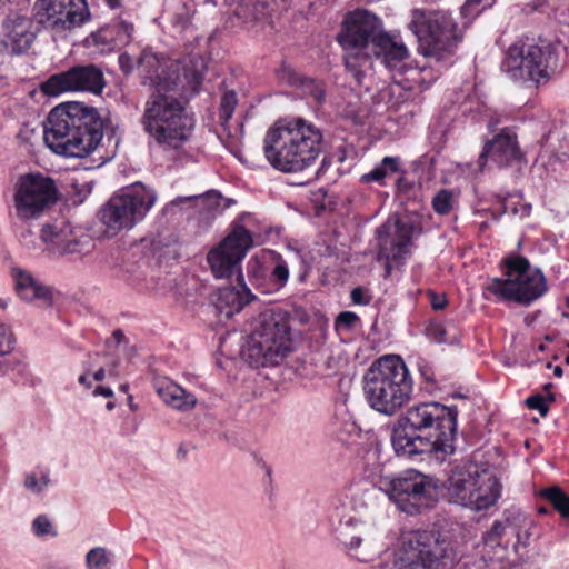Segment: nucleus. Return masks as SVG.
I'll list each match as a JSON object with an SVG mask.
<instances>
[{
    "instance_id": "f257e3e1",
    "label": "nucleus",
    "mask_w": 569,
    "mask_h": 569,
    "mask_svg": "<svg viewBox=\"0 0 569 569\" xmlns=\"http://www.w3.org/2000/svg\"><path fill=\"white\" fill-rule=\"evenodd\" d=\"M345 49V67L361 83L362 67L368 59L375 57L392 72V79L402 87L426 81L422 73L426 69L409 67L405 60L409 52L407 47L386 32L377 30V18L366 10L348 13L342 22V29L337 37Z\"/></svg>"
},
{
    "instance_id": "f03ea898",
    "label": "nucleus",
    "mask_w": 569,
    "mask_h": 569,
    "mask_svg": "<svg viewBox=\"0 0 569 569\" xmlns=\"http://www.w3.org/2000/svg\"><path fill=\"white\" fill-rule=\"evenodd\" d=\"M456 407L439 402H420L407 409L393 428L391 442L401 457L435 453L445 459L455 451L457 431Z\"/></svg>"
},
{
    "instance_id": "7ed1b4c3",
    "label": "nucleus",
    "mask_w": 569,
    "mask_h": 569,
    "mask_svg": "<svg viewBox=\"0 0 569 569\" xmlns=\"http://www.w3.org/2000/svg\"><path fill=\"white\" fill-rule=\"evenodd\" d=\"M104 122L98 110L82 102H67L53 108L44 123L43 140L56 154L84 158L98 150Z\"/></svg>"
},
{
    "instance_id": "20e7f679",
    "label": "nucleus",
    "mask_w": 569,
    "mask_h": 569,
    "mask_svg": "<svg viewBox=\"0 0 569 569\" xmlns=\"http://www.w3.org/2000/svg\"><path fill=\"white\" fill-rule=\"evenodd\" d=\"M320 129L302 119H283L268 129L263 152L268 162L281 172H300L312 166L322 150Z\"/></svg>"
},
{
    "instance_id": "39448f33",
    "label": "nucleus",
    "mask_w": 569,
    "mask_h": 569,
    "mask_svg": "<svg viewBox=\"0 0 569 569\" xmlns=\"http://www.w3.org/2000/svg\"><path fill=\"white\" fill-rule=\"evenodd\" d=\"M363 396L369 407L392 417L410 400L413 381L405 361L395 355L375 360L362 378Z\"/></svg>"
},
{
    "instance_id": "423d86ee",
    "label": "nucleus",
    "mask_w": 569,
    "mask_h": 569,
    "mask_svg": "<svg viewBox=\"0 0 569 569\" xmlns=\"http://www.w3.org/2000/svg\"><path fill=\"white\" fill-rule=\"evenodd\" d=\"M292 351L290 316L287 311L266 309L251 320L241 351L251 367L277 366Z\"/></svg>"
},
{
    "instance_id": "0eeeda50",
    "label": "nucleus",
    "mask_w": 569,
    "mask_h": 569,
    "mask_svg": "<svg viewBox=\"0 0 569 569\" xmlns=\"http://www.w3.org/2000/svg\"><path fill=\"white\" fill-rule=\"evenodd\" d=\"M141 124L163 150H179L192 136L194 119L177 98L158 93L144 104Z\"/></svg>"
},
{
    "instance_id": "6e6552de",
    "label": "nucleus",
    "mask_w": 569,
    "mask_h": 569,
    "mask_svg": "<svg viewBox=\"0 0 569 569\" xmlns=\"http://www.w3.org/2000/svg\"><path fill=\"white\" fill-rule=\"evenodd\" d=\"M502 486L488 463H468L456 468L448 479L449 500L473 511L487 510L501 497Z\"/></svg>"
},
{
    "instance_id": "1a4fd4ad",
    "label": "nucleus",
    "mask_w": 569,
    "mask_h": 569,
    "mask_svg": "<svg viewBox=\"0 0 569 569\" xmlns=\"http://www.w3.org/2000/svg\"><path fill=\"white\" fill-rule=\"evenodd\" d=\"M548 290L543 273L532 268L523 257L506 260L505 278L489 279L483 286V298L498 301H513L529 306Z\"/></svg>"
},
{
    "instance_id": "9d476101",
    "label": "nucleus",
    "mask_w": 569,
    "mask_h": 569,
    "mask_svg": "<svg viewBox=\"0 0 569 569\" xmlns=\"http://www.w3.org/2000/svg\"><path fill=\"white\" fill-rule=\"evenodd\" d=\"M501 68L515 80L545 84L559 69L557 47L547 40L533 44L515 43L507 50Z\"/></svg>"
},
{
    "instance_id": "9b49d317",
    "label": "nucleus",
    "mask_w": 569,
    "mask_h": 569,
    "mask_svg": "<svg viewBox=\"0 0 569 569\" xmlns=\"http://www.w3.org/2000/svg\"><path fill=\"white\" fill-rule=\"evenodd\" d=\"M156 201L154 190L134 183L112 196L100 209L99 219L109 232L117 234L140 222Z\"/></svg>"
},
{
    "instance_id": "f8f14e48",
    "label": "nucleus",
    "mask_w": 569,
    "mask_h": 569,
    "mask_svg": "<svg viewBox=\"0 0 569 569\" xmlns=\"http://www.w3.org/2000/svg\"><path fill=\"white\" fill-rule=\"evenodd\" d=\"M380 489L399 510L419 515L435 507L438 501L436 481L416 470H407L398 477L380 480Z\"/></svg>"
},
{
    "instance_id": "ddd939ff",
    "label": "nucleus",
    "mask_w": 569,
    "mask_h": 569,
    "mask_svg": "<svg viewBox=\"0 0 569 569\" xmlns=\"http://www.w3.org/2000/svg\"><path fill=\"white\" fill-rule=\"evenodd\" d=\"M409 28L417 37L419 51L427 57L450 51L460 39L456 22L443 11L415 9Z\"/></svg>"
},
{
    "instance_id": "4468645a",
    "label": "nucleus",
    "mask_w": 569,
    "mask_h": 569,
    "mask_svg": "<svg viewBox=\"0 0 569 569\" xmlns=\"http://www.w3.org/2000/svg\"><path fill=\"white\" fill-rule=\"evenodd\" d=\"M58 199L54 181L42 174L22 176L16 184V216L23 221L38 219Z\"/></svg>"
},
{
    "instance_id": "2eb2a0df",
    "label": "nucleus",
    "mask_w": 569,
    "mask_h": 569,
    "mask_svg": "<svg viewBox=\"0 0 569 569\" xmlns=\"http://www.w3.org/2000/svg\"><path fill=\"white\" fill-rule=\"evenodd\" d=\"M252 246L250 232L238 227L207 254V262L214 278L243 280L241 262Z\"/></svg>"
},
{
    "instance_id": "dca6fc26",
    "label": "nucleus",
    "mask_w": 569,
    "mask_h": 569,
    "mask_svg": "<svg viewBox=\"0 0 569 569\" xmlns=\"http://www.w3.org/2000/svg\"><path fill=\"white\" fill-rule=\"evenodd\" d=\"M533 520L519 509H507L482 536L485 546L511 548L516 553L529 545Z\"/></svg>"
},
{
    "instance_id": "f3484780",
    "label": "nucleus",
    "mask_w": 569,
    "mask_h": 569,
    "mask_svg": "<svg viewBox=\"0 0 569 569\" xmlns=\"http://www.w3.org/2000/svg\"><path fill=\"white\" fill-rule=\"evenodd\" d=\"M416 227L411 221L387 222L377 230V260L385 266V277H389L393 266H400L410 254Z\"/></svg>"
},
{
    "instance_id": "a211bd4d",
    "label": "nucleus",
    "mask_w": 569,
    "mask_h": 569,
    "mask_svg": "<svg viewBox=\"0 0 569 569\" xmlns=\"http://www.w3.org/2000/svg\"><path fill=\"white\" fill-rule=\"evenodd\" d=\"M36 17L44 28L69 31L90 20L86 0H37Z\"/></svg>"
},
{
    "instance_id": "6ab92c4d",
    "label": "nucleus",
    "mask_w": 569,
    "mask_h": 569,
    "mask_svg": "<svg viewBox=\"0 0 569 569\" xmlns=\"http://www.w3.org/2000/svg\"><path fill=\"white\" fill-rule=\"evenodd\" d=\"M40 238L46 244V250L58 257L86 254L93 246L90 236L84 233L80 228L73 227L69 220L63 217L43 224Z\"/></svg>"
},
{
    "instance_id": "aec40b11",
    "label": "nucleus",
    "mask_w": 569,
    "mask_h": 569,
    "mask_svg": "<svg viewBox=\"0 0 569 569\" xmlns=\"http://www.w3.org/2000/svg\"><path fill=\"white\" fill-rule=\"evenodd\" d=\"M104 86L102 71L93 64H86L51 76L41 84V90L44 94L52 97L64 91H89L99 94Z\"/></svg>"
},
{
    "instance_id": "412c9836",
    "label": "nucleus",
    "mask_w": 569,
    "mask_h": 569,
    "mask_svg": "<svg viewBox=\"0 0 569 569\" xmlns=\"http://www.w3.org/2000/svg\"><path fill=\"white\" fill-rule=\"evenodd\" d=\"M410 536L435 569L452 565L456 561V545L448 532L421 530L415 531Z\"/></svg>"
},
{
    "instance_id": "4be33fe9",
    "label": "nucleus",
    "mask_w": 569,
    "mask_h": 569,
    "mask_svg": "<svg viewBox=\"0 0 569 569\" xmlns=\"http://www.w3.org/2000/svg\"><path fill=\"white\" fill-rule=\"evenodd\" d=\"M2 43L12 54L26 52L36 39L34 22L31 18L17 16L3 22Z\"/></svg>"
},
{
    "instance_id": "5701e85b",
    "label": "nucleus",
    "mask_w": 569,
    "mask_h": 569,
    "mask_svg": "<svg viewBox=\"0 0 569 569\" xmlns=\"http://www.w3.org/2000/svg\"><path fill=\"white\" fill-rule=\"evenodd\" d=\"M488 157L499 167H506L518 160L520 151L516 134L502 131L485 144L478 160L480 171L483 170Z\"/></svg>"
},
{
    "instance_id": "b1692460",
    "label": "nucleus",
    "mask_w": 569,
    "mask_h": 569,
    "mask_svg": "<svg viewBox=\"0 0 569 569\" xmlns=\"http://www.w3.org/2000/svg\"><path fill=\"white\" fill-rule=\"evenodd\" d=\"M12 278L18 296L41 308H49L53 302L51 288L38 281L30 272L20 268L12 269Z\"/></svg>"
},
{
    "instance_id": "393cba45",
    "label": "nucleus",
    "mask_w": 569,
    "mask_h": 569,
    "mask_svg": "<svg viewBox=\"0 0 569 569\" xmlns=\"http://www.w3.org/2000/svg\"><path fill=\"white\" fill-rule=\"evenodd\" d=\"M153 388L164 405L173 410L188 412L198 403V399L193 393L168 377L156 378L153 380Z\"/></svg>"
},
{
    "instance_id": "a878e982",
    "label": "nucleus",
    "mask_w": 569,
    "mask_h": 569,
    "mask_svg": "<svg viewBox=\"0 0 569 569\" xmlns=\"http://www.w3.org/2000/svg\"><path fill=\"white\" fill-rule=\"evenodd\" d=\"M252 299H254V296L243 283V280H238L237 287H222L218 289L214 307L221 317L229 319L242 310Z\"/></svg>"
},
{
    "instance_id": "bb28decb",
    "label": "nucleus",
    "mask_w": 569,
    "mask_h": 569,
    "mask_svg": "<svg viewBox=\"0 0 569 569\" xmlns=\"http://www.w3.org/2000/svg\"><path fill=\"white\" fill-rule=\"evenodd\" d=\"M166 61L156 53L144 50L138 59V69L144 78V83L154 87L158 93L170 90L171 84L168 83L166 72Z\"/></svg>"
},
{
    "instance_id": "cd10ccee",
    "label": "nucleus",
    "mask_w": 569,
    "mask_h": 569,
    "mask_svg": "<svg viewBox=\"0 0 569 569\" xmlns=\"http://www.w3.org/2000/svg\"><path fill=\"white\" fill-rule=\"evenodd\" d=\"M133 26L127 22H118L107 26L90 34L87 42L101 47V51H111L118 46L126 44L131 39Z\"/></svg>"
},
{
    "instance_id": "c85d7f7f",
    "label": "nucleus",
    "mask_w": 569,
    "mask_h": 569,
    "mask_svg": "<svg viewBox=\"0 0 569 569\" xmlns=\"http://www.w3.org/2000/svg\"><path fill=\"white\" fill-rule=\"evenodd\" d=\"M396 569H435L416 546L411 536L406 538L395 560Z\"/></svg>"
},
{
    "instance_id": "c756f323",
    "label": "nucleus",
    "mask_w": 569,
    "mask_h": 569,
    "mask_svg": "<svg viewBox=\"0 0 569 569\" xmlns=\"http://www.w3.org/2000/svg\"><path fill=\"white\" fill-rule=\"evenodd\" d=\"M206 70V59L200 54H190L183 61L184 78L187 79V82L192 91H199Z\"/></svg>"
},
{
    "instance_id": "7c9ffc66",
    "label": "nucleus",
    "mask_w": 569,
    "mask_h": 569,
    "mask_svg": "<svg viewBox=\"0 0 569 569\" xmlns=\"http://www.w3.org/2000/svg\"><path fill=\"white\" fill-rule=\"evenodd\" d=\"M400 172V159L398 157H385L371 171L361 176L363 183L377 182L385 186V178L391 173Z\"/></svg>"
},
{
    "instance_id": "2f4dec72",
    "label": "nucleus",
    "mask_w": 569,
    "mask_h": 569,
    "mask_svg": "<svg viewBox=\"0 0 569 569\" xmlns=\"http://www.w3.org/2000/svg\"><path fill=\"white\" fill-rule=\"evenodd\" d=\"M456 327L452 323L432 321L426 328L428 338L437 343H452L456 340Z\"/></svg>"
},
{
    "instance_id": "473e14b6",
    "label": "nucleus",
    "mask_w": 569,
    "mask_h": 569,
    "mask_svg": "<svg viewBox=\"0 0 569 569\" xmlns=\"http://www.w3.org/2000/svg\"><path fill=\"white\" fill-rule=\"evenodd\" d=\"M541 496L546 498L562 517L569 516V497L560 488H546L541 491Z\"/></svg>"
},
{
    "instance_id": "72a5a7b5",
    "label": "nucleus",
    "mask_w": 569,
    "mask_h": 569,
    "mask_svg": "<svg viewBox=\"0 0 569 569\" xmlns=\"http://www.w3.org/2000/svg\"><path fill=\"white\" fill-rule=\"evenodd\" d=\"M50 483V472L44 470L38 478L34 473H27L24 477V487L33 493H41Z\"/></svg>"
},
{
    "instance_id": "f704fd0d",
    "label": "nucleus",
    "mask_w": 569,
    "mask_h": 569,
    "mask_svg": "<svg viewBox=\"0 0 569 569\" xmlns=\"http://www.w3.org/2000/svg\"><path fill=\"white\" fill-rule=\"evenodd\" d=\"M432 207L438 214H448L453 208V194L447 189L440 190L432 199Z\"/></svg>"
},
{
    "instance_id": "c9c22d12",
    "label": "nucleus",
    "mask_w": 569,
    "mask_h": 569,
    "mask_svg": "<svg viewBox=\"0 0 569 569\" xmlns=\"http://www.w3.org/2000/svg\"><path fill=\"white\" fill-rule=\"evenodd\" d=\"M109 561L108 552L102 547L91 549L86 556L88 569H102Z\"/></svg>"
},
{
    "instance_id": "e433bc0d",
    "label": "nucleus",
    "mask_w": 569,
    "mask_h": 569,
    "mask_svg": "<svg viewBox=\"0 0 569 569\" xmlns=\"http://www.w3.org/2000/svg\"><path fill=\"white\" fill-rule=\"evenodd\" d=\"M32 531L37 537L57 536V531L53 529L51 521L44 515H40L33 520Z\"/></svg>"
},
{
    "instance_id": "4c0bfd02",
    "label": "nucleus",
    "mask_w": 569,
    "mask_h": 569,
    "mask_svg": "<svg viewBox=\"0 0 569 569\" xmlns=\"http://www.w3.org/2000/svg\"><path fill=\"white\" fill-rule=\"evenodd\" d=\"M302 91L305 94L310 96L317 102H321L325 99V89L321 82L313 79H306L301 83Z\"/></svg>"
},
{
    "instance_id": "58836bf2",
    "label": "nucleus",
    "mask_w": 569,
    "mask_h": 569,
    "mask_svg": "<svg viewBox=\"0 0 569 569\" xmlns=\"http://www.w3.org/2000/svg\"><path fill=\"white\" fill-rule=\"evenodd\" d=\"M236 106V93L232 91L224 93L220 103V118L228 121L232 117Z\"/></svg>"
},
{
    "instance_id": "ea45409f",
    "label": "nucleus",
    "mask_w": 569,
    "mask_h": 569,
    "mask_svg": "<svg viewBox=\"0 0 569 569\" xmlns=\"http://www.w3.org/2000/svg\"><path fill=\"white\" fill-rule=\"evenodd\" d=\"M13 335L8 326L0 323V356L8 355L13 349Z\"/></svg>"
},
{
    "instance_id": "a19ab883",
    "label": "nucleus",
    "mask_w": 569,
    "mask_h": 569,
    "mask_svg": "<svg viewBox=\"0 0 569 569\" xmlns=\"http://www.w3.org/2000/svg\"><path fill=\"white\" fill-rule=\"evenodd\" d=\"M271 278L278 286V288H282L287 283L289 278V269L283 260L280 259L278 261V263L276 264L271 272Z\"/></svg>"
},
{
    "instance_id": "79ce46f5",
    "label": "nucleus",
    "mask_w": 569,
    "mask_h": 569,
    "mask_svg": "<svg viewBox=\"0 0 569 569\" xmlns=\"http://www.w3.org/2000/svg\"><path fill=\"white\" fill-rule=\"evenodd\" d=\"M375 489L368 488L361 490V492L356 493L352 498V503L355 509H361L369 507L375 500Z\"/></svg>"
},
{
    "instance_id": "37998d69",
    "label": "nucleus",
    "mask_w": 569,
    "mask_h": 569,
    "mask_svg": "<svg viewBox=\"0 0 569 569\" xmlns=\"http://www.w3.org/2000/svg\"><path fill=\"white\" fill-rule=\"evenodd\" d=\"M526 403H527L528 408L539 411V413L542 417H546L549 411V407H548L545 398L540 395L529 397L526 400Z\"/></svg>"
},
{
    "instance_id": "c03bdc74",
    "label": "nucleus",
    "mask_w": 569,
    "mask_h": 569,
    "mask_svg": "<svg viewBox=\"0 0 569 569\" xmlns=\"http://www.w3.org/2000/svg\"><path fill=\"white\" fill-rule=\"evenodd\" d=\"M359 321V317L351 311H343L339 313L336 320L337 327H342L346 329H351Z\"/></svg>"
},
{
    "instance_id": "a18cd8bd",
    "label": "nucleus",
    "mask_w": 569,
    "mask_h": 569,
    "mask_svg": "<svg viewBox=\"0 0 569 569\" xmlns=\"http://www.w3.org/2000/svg\"><path fill=\"white\" fill-rule=\"evenodd\" d=\"M192 11L184 7L182 12L176 13L173 17V24L184 30L191 22Z\"/></svg>"
},
{
    "instance_id": "49530a36",
    "label": "nucleus",
    "mask_w": 569,
    "mask_h": 569,
    "mask_svg": "<svg viewBox=\"0 0 569 569\" xmlns=\"http://www.w3.org/2000/svg\"><path fill=\"white\" fill-rule=\"evenodd\" d=\"M482 0H467L461 7V14L466 18H473L480 13L479 6Z\"/></svg>"
},
{
    "instance_id": "de8ad7c7",
    "label": "nucleus",
    "mask_w": 569,
    "mask_h": 569,
    "mask_svg": "<svg viewBox=\"0 0 569 569\" xmlns=\"http://www.w3.org/2000/svg\"><path fill=\"white\" fill-rule=\"evenodd\" d=\"M350 298L355 305L366 306L370 302V297L366 295L361 287L353 288Z\"/></svg>"
},
{
    "instance_id": "09e8293b",
    "label": "nucleus",
    "mask_w": 569,
    "mask_h": 569,
    "mask_svg": "<svg viewBox=\"0 0 569 569\" xmlns=\"http://www.w3.org/2000/svg\"><path fill=\"white\" fill-rule=\"evenodd\" d=\"M118 61H119V66L123 72L129 73L132 71L133 60L128 53H121L119 56Z\"/></svg>"
},
{
    "instance_id": "8fccbe9b",
    "label": "nucleus",
    "mask_w": 569,
    "mask_h": 569,
    "mask_svg": "<svg viewBox=\"0 0 569 569\" xmlns=\"http://www.w3.org/2000/svg\"><path fill=\"white\" fill-rule=\"evenodd\" d=\"M549 6V0H532L528 4H526L527 12L541 11L543 12L546 8Z\"/></svg>"
},
{
    "instance_id": "3c124183",
    "label": "nucleus",
    "mask_w": 569,
    "mask_h": 569,
    "mask_svg": "<svg viewBox=\"0 0 569 569\" xmlns=\"http://www.w3.org/2000/svg\"><path fill=\"white\" fill-rule=\"evenodd\" d=\"M431 306L435 310H441L447 305V299L443 296H438L436 293H431Z\"/></svg>"
},
{
    "instance_id": "603ef678",
    "label": "nucleus",
    "mask_w": 569,
    "mask_h": 569,
    "mask_svg": "<svg viewBox=\"0 0 569 569\" xmlns=\"http://www.w3.org/2000/svg\"><path fill=\"white\" fill-rule=\"evenodd\" d=\"M93 395L94 396H102V397H106V398H111L113 396V391L109 387L99 386V387H97L93 390Z\"/></svg>"
},
{
    "instance_id": "864d4df0",
    "label": "nucleus",
    "mask_w": 569,
    "mask_h": 569,
    "mask_svg": "<svg viewBox=\"0 0 569 569\" xmlns=\"http://www.w3.org/2000/svg\"><path fill=\"white\" fill-rule=\"evenodd\" d=\"M361 538L360 537H352L350 541L342 540V543L346 545L350 550H356L361 545Z\"/></svg>"
},
{
    "instance_id": "5fc2aeb1",
    "label": "nucleus",
    "mask_w": 569,
    "mask_h": 569,
    "mask_svg": "<svg viewBox=\"0 0 569 569\" xmlns=\"http://www.w3.org/2000/svg\"><path fill=\"white\" fill-rule=\"evenodd\" d=\"M112 339L116 342V345H121L123 342H127L124 332L121 329H117L112 332Z\"/></svg>"
},
{
    "instance_id": "6e6d98bb",
    "label": "nucleus",
    "mask_w": 569,
    "mask_h": 569,
    "mask_svg": "<svg viewBox=\"0 0 569 569\" xmlns=\"http://www.w3.org/2000/svg\"><path fill=\"white\" fill-rule=\"evenodd\" d=\"M110 9H118L122 6L121 0H102Z\"/></svg>"
},
{
    "instance_id": "4d7b16f0",
    "label": "nucleus",
    "mask_w": 569,
    "mask_h": 569,
    "mask_svg": "<svg viewBox=\"0 0 569 569\" xmlns=\"http://www.w3.org/2000/svg\"><path fill=\"white\" fill-rule=\"evenodd\" d=\"M104 376H106V371L103 368H100L99 370H97L94 373H93V379L97 380V381H101L104 379Z\"/></svg>"
},
{
    "instance_id": "13d9d810",
    "label": "nucleus",
    "mask_w": 569,
    "mask_h": 569,
    "mask_svg": "<svg viewBox=\"0 0 569 569\" xmlns=\"http://www.w3.org/2000/svg\"><path fill=\"white\" fill-rule=\"evenodd\" d=\"M79 383L87 386L88 388L91 386V383L88 381L87 375H81L78 379Z\"/></svg>"
},
{
    "instance_id": "bf43d9fd",
    "label": "nucleus",
    "mask_w": 569,
    "mask_h": 569,
    "mask_svg": "<svg viewBox=\"0 0 569 569\" xmlns=\"http://www.w3.org/2000/svg\"><path fill=\"white\" fill-rule=\"evenodd\" d=\"M562 373H563L562 368L560 366H556L555 369H553V375L556 377L560 378V377H562Z\"/></svg>"
},
{
    "instance_id": "052dcab7",
    "label": "nucleus",
    "mask_w": 569,
    "mask_h": 569,
    "mask_svg": "<svg viewBox=\"0 0 569 569\" xmlns=\"http://www.w3.org/2000/svg\"><path fill=\"white\" fill-rule=\"evenodd\" d=\"M531 210L530 204H522V216H529Z\"/></svg>"
},
{
    "instance_id": "680f3d73",
    "label": "nucleus",
    "mask_w": 569,
    "mask_h": 569,
    "mask_svg": "<svg viewBox=\"0 0 569 569\" xmlns=\"http://www.w3.org/2000/svg\"><path fill=\"white\" fill-rule=\"evenodd\" d=\"M8 306V301L6 299H0V308L4 309Z\"/></svg>"
},
{
    "instance_id": "e2e57ef3",
    "label": "nucleus",
    "mask_w": 569,
    "mask_h": 569,
    "mask_svg": "<svg viewBox=\"0 0 569 569\" xmlns=\"http://www.w3.org/2000/svg\"><path fill=\"white\" fill-rule=\"evenodd\" d=\"M397 184L399 186V188L402 187V184H405V177H400L398 180H397Z\"/></svg>"
},
{
    "instance_id": "0e129e2a",
    "label": "nucleus",
    "mask_w": 569,
    "mask_h": 569,
    "mask_svg": "<svg viewBox=\"0 0 569 569\" xmlns=\"http://www.w3.org/2000/svg\"><path fill=\"white\" fill-rule=\"evenodd\" d=\"M422 376L426 377V380H431V378H429V373L422 372Z\"/></svg>"
},
{
    "instance_id": "69168bd1",
    "label": "nucleus",
    "mask_w": 569,
    "mask_h": 569,
    "mask_svg": "<svg viewBox=\"0 0 569 569\" xmlns=\"http://www.w3.org/2000/svg\"><path fill=\"white\" fill-rule=\"evenodd\" d=\"M107 408H108V409H112V408H113V403H112V402H109V403L107 405Z\"/></svg>"
},
{
    "instance_id": "338daca9",
    "label": "nucleus",
    "mask_w": 569,
    "mask_h": 569,
    "mask_svg": "<svg viewBox=\"0 0 569 569\" xmlns=\"http://www.w3.org/2000/svg\"><path fill=\"white\" fill-rule=\"evenodd\" d=\"M356 557H357L359 560H361V561H365V560H366V558H365V557H361V556H359V555H357Z\"/></svg>"
},
{
    "instance_id": "774afa93",
    "label": "nucleus",
    "mask_w": 569,
    "mask_h": 569,
    "mask_svg": "<svg viewBox=\"0 0 569 569\" xmlns=\"http://www.w3.org/2000/svg\"><path fill=\"white\" fill-rule=\"evenodd\" d=\"M565 362H566L567 365H569V355H567V356H566V358H565Z\"/></svg>"
}]
</instances>
